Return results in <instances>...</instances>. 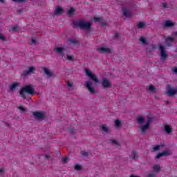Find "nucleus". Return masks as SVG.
Here are the masks:
<instances>
[{"label":"nucleus","instance_id":"nucleus-1","mask_svg":"<svg viewBox=\"0 0 177 177\" xmlns=\"http://www.w3.org/2000/svg\"><path fill=\"white\" fill-rule=\"evenodd\" d=\"M35 92V89H34L32 85L29 84L21 88V90L19 91V95L22 99H27V95H26V93H28V95H34Z\"/></svg>","mask_w":177,"mask_h":177},{"label":"nucleus","instance_id":"nucleus-2","mask_svg":"<svg viewBox=\"0 0 177 177\" xmlns=\"http://www.w3.org/2000/svg\"><path fill=\"white\" fill-rule=\"evenodd\" d=\"M73 24L74 27H80L84 30H91V24L89 22L84 21H73Z\"/></svg>","mask_w":177,"mask_h":177},{"label":"nucleus","instance_id":"nucleus-3","mask_svg":"<svg viewBox=\"0 0 177 177\" xmlns=\"http://www.w3.org/2000/svg\"><path fill=\"white\" fill-rule=\"evenodd\" d=\"M159 50L160 52V60H162V62H165L167 57H168V53L165 50V46L160 45Z\"/></svg>","mask_w":177,"mask_h":177},{"label":"nucleus","instance_id":"nucleus-4","mask_svg":"<svg viewBox=\"0 0 177 177\" xmlns=\"http://www.w3.org/2000/svg\"><path fill=\"white\" fill-rule=\"evenodd\" d=\"M151 121H153V119L151 118H149L146 124L140 127V129H141L142 135H143V133H145L147 131V129H149V128L150 127V124H151Z\"/></svg>","mask_w":177,"mask_h":177},{"label":"nucleus","instance_id":"nucleus-5","mask_svg":"<svg viewBox=\"0 0 177 177\" xmlns=\"http://www.w3.org/2000/svg\"><path fill=\"white\" fill-rule=\"evenodd\" d=\"M167 93L168 96H175L177 94V88H172L171 84H167Z\"/></svg>","mask_w":177,"mask_h":177},{"label":"nucleus","instance_id":"nucleus-6","mask_svg":"<svg viewBox=\"0 0 177 177\" xmlns=\"http://www.w3.org/2000/svg\"><path fill=\"white\" fill-rule=\"evenodd\" d=\"M85 73H86V75L89 77V78H91V80H93L94 82H95L96 84H97L99 82V80H97V77H96V75H93L92 73V72H91V71H89V69L86 68Z\"/></svg>","mask_w":177,"mask_h":177},{"label":"nucleus","instance_id":"nucleus-7","mask_svg":"<svg viewBox=\"0 0 177 177\" xmlns=\"http://www.w3.org/2000/svg\"><path fill=\"white\" fill-rule=\"evenodd\" d=\"M35 73V67L30 66L29 67V69H26L22 73V77H28V75H30V74H34Z\"/></svg>","mask_w":177,"mask_h":177},{"label":"nucleus","instance_id":"nucleus-8","mask_svg":"<svg viewBox=\"0 0 177 177\" xmlns=\"http://www.w3.org/2000/svg\"><path fill=\"white\" fill-rule=\"evenodd\" d=\"M32 114L35 118H37V120H44V118H45V114L41 111H35Z\"/></svg>","mask_w":177,"mask_h":177},{"label":"nucleus","instance_id":"nucleus-9","mask_svg":"<svg viewBox=\"0 0 177 177\" xmlns=\"http://www.w3.org/2000/svg\"><path fill=\"white\" fill-rule=\"evenodd\" d=\"M97 50L100 52V53H111V50L106 47H99L97 48Z\"/></svg>","mask_w":177,"mask_h":177},{"label":"nucleus","instance_id":"nucleus-10","mask_svg":"<svg viewBox=\"0 0 177 177\" xmlns=\"http://www.w3.org/2000/svg\"><path fill=\"white\" fill-rule=\"evenodd\" d=\"M85 85L90 93H95V88L92 87V83L91 82H86Z\"/></svg>","mask_w":177,"mask_h":177},{"label":"nucleus","instance_id":"nucleus-11","mask_svg":"<svg viewBox=\"0 0 177 177\" xmlns=\"http://www.w3.org/2000/svg\"><path fill=\"white\" fill-rule=\"evenodd\" d=\"M169 154H171V152H169V151H163L162 152L158 153L156 158H161V157H165L166 156H169Z\"/></svg>","mask_w":177,"mask_h":177},{"label":"nucleus","instance_id":"nucleus-12","mask_svg":"<svg viewBox=\"0 0 177 177\" xmlns=\"http://www.w3.org/2000/svg\"><path fill=\"white\" fill-rule=\"evenodd\" d=\"M102 85L103 88H110L112 84L107 79H104L102 80Z\"/></svg>","mask_w":177,"mask_h":177},{"label":"nucleus","instance_id":"nucleus-13","mask_svg":"<svg viewBox=\"0 0 177 177\" xmlns=\"http://www.w3.org/2000/svg\"><path fill=\"white\" fill-rule=\"evenodd\" d=\"M123 15L125 17H132V12L128 9L123 10Z\"/></svg>","mask_w":177,"mask_h":177},{"label":"nucleus","instance_id":"nucleus-14","mask_svg":"<svg viewBox=\"0 0 177 177\" xmlns=\"http://www.w3.org/2000/svg\"><path fill=\"white\" fill-rule=\"evenodd\" d=\"M174 26H175V24L169 20L165 21L163 25V26L165 27H174Z\"/></svg>","mask_w":177,"mask_h":177},{"label":"nucleus","instance_id":"nucleus-15","mask_svg":"<svg viewBox=\"0 0 177 177\" xmlns=\"http://www.w3.org/2000/svg\"><path fill=\"white\" fill-rule=\"evenodd\" d=\"M93 21H98L99 23H100V24L102 26V27H104V26H106V24L104 22H103V19H102L100 17H94Z\"/></svg>","mask_w":177,"mask_h":177},{"label":"nucleus","instance_id":"nucleus-16","mask_svg":"<svg viewBox=\"0 0 177 177\" xmlns=\"http://www.w3.org/2000/svg\"><path fill=\"white\" fill-rule=\"evenodd\" d=\"M43 69L46 75L48 77H53V73H52V72H50L46 67H44Z\"/></svg>","mask_w":177,"mask_h":177},{"label":"nucleus","instance_id":"nucleus-17","mask_svg":"<svg viewBox=\"0 0 177 177\" xmlns=\"http://www.w3.org/2000/svg\"><path fill=\"white\" fill-rule=\"evenodd\" d=\"M19 28L18 25H16L13 27H12L10 29H9L10 32H17L19 31Z\"/></svg>","mask_w":177,"mask_h":177},{"label":"nucleus","instance_id":"nucleus-18","mask_svg":"<svg viewBox=\"0 0 177 177\" xmlns=\"http://www.w3.org/2000/svg\"><path fill=\"white\" fill-rule=\"evenodd\" d=\"M63 8L58 7L55 11V15H63Z\"/></svg>","mask_w":177,"mask_h":177},{"label":"nucleus","instance_id":"nucleus-19","mask_svg":"<svg viewBox=\"0 0 177 177\" xmlns=\"http://www.w3.org/2000/svg\"><path fill=\"white\" fill-rule=\"evenodd\" d=\"M130 157L133 159V160H136V158H139V157H138V152L136 151H134L131 153V154L130 155Z\"/></svg>","mask_w":177,"mask_h":177},{"label":"nucleus","instance_id":"nucleus-20","mask_svg":"<svg viewBox=\"0 0 177 177\" xmlns=\"http://www.w3.org/2000/svg\"><path fill=\"white\" fill-rule=\"evenodd\" d=\"M19 85H20V83H17V82L12 83V84L10 87V91H15L16 87L19 86Z\"/></svg>","mask_w":177,"mask_h":177},{"label":"nucleus","instance_id":"nucleus-21","mask_svg":"<svg viewBox=\"0 0 177 177\" xmlns=\"http://www.w3.org/2000/svg\"><path fill=\"white\" fill-rule=\"evenodd\" d=\"M138 124H143L145 122V118L143 116H138L137 118Z\"/></svg>","mask_w":177,"mask_h":177},{"label":"nucleus","instance_id":"nucleus-22","mask_svg":"<svg viewBox=\"0 0 177 177\" xmlns=\"http://www.w3.org/2000/svg\"><path fill=\"white\" fill-rule=\"evenodd\" d=\"M165 131L167 132V133H171L172 132V128L168 125H165Z\"/></svg>","mask_w":177,"mask_h":177},{"label":"nucleus","instance_id":"nucleus-23","mask_svg":"<svg viewBox=\"0 0 177 177\" xmlns=\"http://www.w3.org/2000/svg\"><path fill=\"white\" fill-rule=\"evenodd\" d=\"M140 41L142 44V45L147 44V40H146V38H145V37H143V36L140 37Z\"/></svg>","mask_w":177,"mask_h":177},{"label":"nucleus","instance_id":"nucleus-24","mask_svg":"<svg viewBox=\"0 0 177 177\" xmlns=\"http://www.w3.org/2000/svg\"><path fill=\"white\" fill-rule=\"evenodd\" d=\"M153 169L154 172H158L160 171V169H161V168L160 167V165H156L153 167Z\"/></svg>","mask_w":177,"mask_h":177},{"label":"nucleus","instance_id":"nucleus-25","mask_svg":"<svg viewBox=\"0 0 177 177\" xmlns=\"http://www.w3.org/2000/svg\"><path fill=\"white\" fill-rule=\"evenodd\" d=\"M101 129L104 132H109V128L106 127V124L101 125Z\"/></svg>","mask_w":177,"mask_h":177},{"label":"nucleus","instance_id":"nucleus-26","mask_svg":"<svg viewBox=\"0 0 177 177\" xmlns=\"http://www.w3.org/2000/svg\"><path fill=\"white\" fill-rule=\"evenodd\" d=\"M146 26V24L145 23V22H139L138 24V27L139 28H143L144 27H145Z\"/></svg>","mask_w":177,"mask_h":177},{"label":"nucleus","instance_id":"nucleus-27","mask_svg":"<svg viewBox=\"0 0 177 177\" xmlns=\"http://www.w3.org/2000/svg\"><path fill=\"white\" fill-rule=\"evenodd\" d=\"M74 12H75V10H74V8H71L68 10V15L69 16H71V15H73V13H74Z\"/></svg>","mask_w":177,"mask_h":177},{"label":"nucleus","instance_id":"nucleus-28","mask_svg":"<svg viewBox=\"0 0 177 177\" xmlns=\"http://www.w3.org/2000/svg\"><path fill=\"white\" fill-rule=\"evenodd\" d=\"M68 41H69V42H71V44H73V45H77V44H78V41H77L76 39H71Z\"/></svg>","mask_w":177,"mask_h":177},{"label":"nucleus","instance_id":"nucleus-29","mask_svg":"<svg viewBox=\"0 0 177 177\" xmlns=\"http://www.w3.org/2000/svg\"><path fill=\"white\" fill-rule=\"evenodd\" d=\"M115 125L118 127L120 128L121 127V122L118 120H116L115 121Z\"/></svg>","mask_w":177,"mask_h":177},{"label":"nucleus","instance_id":"nucleus-30","mask_svg":"<svg viewBox=\"0 0 177 177\" xmlns=\"http://www.w3.org/2000/svg\"><path fill=\"white\" fill-rule=\"evenodd\" d=\"M166 42H174V38L172 37H167L166 38Z\"/></svg>","mask_w":177,"mask_h":177},{"label":"nucleus","instance_id":"nucleus-31","mask_svg":"<svg viewBox=\"0 0 177 177\" xmlns=\"http://www.w3.org/2000/svg\"><path fill=\"white\" fill-rule=\"evenodd\" d=\"M75 169H76L77 171H80V170L82 169V167H81V165H80L78 164L75 165Z\"/></svg>","mask_w":177,"mask_h":177},{"label":"nucleus","instance_id":"nucleus-32","mask_svg":"<svg viewBox=\"0 0 177 177\" xmlns=\"http://www.w3.org/2000/svg\"><path fill=\"white\" fill-rule=\"evenodd\" d=\"M55 50L58 52V53H62V52H63V48L57 47L55 48Z\"/></svg>","mask_w":177,"mask_h":177},{"label":"nucleus","instance_id":"nucleus-33","mask_svg":"<svg viewBox=\"0 0 177 177\" xmlns=\"http://www.w3.org/2000/svg\"><path fill=\"white\" fill-rule=\"evenodd\" d=\"M155 89H156V88L154 87V86H153V85L149 86V91H150L151 92H153V91H154Z\"/></svg>","mask_w":177,"mask_h":177},{"label":"nucleus","instance_id":"nucleus-34","mask_svg":"<svg viewBox=\"0 0 177 177\" xmlns=\"http://www.w3.org/2000/svg\"><path fill=\"white\" fill-rule=\"evenodd\" d=\"M153 151H158V150H160V145H156L153 148Z\"/></svg>","mask_w":177,"mask_h":177},{"label":"nucleus","instance_id":"nucleus-35","mask_svg":"<svg viewBox=\"0 0 177 177\" xmlns=\"http://www.w3.org/2000/svg\"><path fill=\"white\" fill-rule=\"evenodd\" d=\"M82 156H83L84 157H88V152L85 151H82L81 152Z\"/></svg>","mask_w":177,"mask_h":177},{"label":"nucleus","instance_id":"nucleus-36","mask_svg":"<svg viewBox=\"0 0 177 177\" xmlns=\"http://www.w3.org/2000/svg\"><path fill=\"white\" fill-rule=\"evenodd\" d=\"M0 39L1 41H6V38H5V36L3 35H2L1 33H0Z\"/></svg>","mask_w":177,"mask_h":177},{"label":"nucleus","instance_id":"nucleus-37","mask_svg":"<svg viewBox=\"0 0 177 177\" xmlns=\"http://www.w3.org/2000/svg\"><path fill=\"white\" fill-rule=\"evenodd\" d=\"M67 59L70 62H73L74 60V58L71 55H67Z\"/></svg>","mask_w":177,"mask_h":177},{"label":"nucleus","instance_id":"nucleus-38","mask_svg":"<svg viewBox=\"0 0 177 177\" xmlns=\"http://www.w3.org/2000/svg\"><path fill=\"white\" fill-rule=\"evenodd\" d=\"M18 109L21 110V111H26V108H24L23 106H19Z\"/></svg>","mask_w":177,"mask_h":177},{"label":"nucleus","instance_id":"nucleus-39","mask_svg":"<svg viewBox=\"0 0 177 177\" xmlns=\"http://www.w3.org/2000/svg\"><path fill=\"white\" fill-rule=\"evenodd\" d=\"M67 160H68V158L67 157H64L62 158V162H64V163L67 162Z\"/></svg>","mask_w":177,"mask_h":177},{"label":"nucleus","instance_id":"nucleus-40","mask_svg":"<svg viewBox=\"0 0 177 177\" xmlns=\"http://www.w3.org/2000/svg\"><path fill=\"white\" fill-rule=\"evenodd\" d=\"M13 2H19L20 3L24 2L26 0H12Z\"/></svg>","mask_w":177,"mask_h":177},{"label":"nucleus","instance_id":"nucleus-41","mask_svg":"<svg viewBox=\"0 0 177 177\" xmlns=\"http://www.w3.org/2000/svg\"><path fill=\"white\" fill-rule=\"evenodd\" d=\"M162 8L164 9H166V8H168V4L167 3H162Z\"/></svg>","mask_w":177,"mask_h":177},{"label":"nucleus","instance_id":"nucleus-42","mask_svg":"<svg viewBox=\"0 0 177 177\" xmlns=\"http://www.w3.org/2000/svg\"><path fill=\"white\" fill-rule=\"evenodd\" d=\"M172 71H173V73H174L175 74L177 75V67H174L172 68Z\"/></svg>","mask_w":177,"mask_h":177},{"label":"nucleus","instance_id":"nucleus-43","mask_svg":"<svg viewBox=\"0 0 177 177\" xmlns=\"http://www.w3.org/2000/svg\"><path fill=\"white\" fill-rule=\"evenodd\" d=\"M111 143L113 145H116V146H118V142L117 141H115V140H112Z\"/></svg>","mask_w":177,"mask_h":177},{"label":"nucleus","instance_id":"nucleus-44","mask_svg":"<svg viewBox=\"0 0 177 177\" xmlns=\"http://www.w3.org/2000/svg\"><path fill=\"white\" fill-rule=\"evenodd\" d=\"M67 85L68 86H69L70 88L73 87V84L70 82H67Z\"/></svg>","mask_w":177,"mask_h":177},{"label":"nucleus","instance_id":"nucleus-45","mask_svg":"<svg viewBox=\"0 0 177 177\" xmlns=\"http://www.w3.org/2000/svg\"><path fill=\"white\" fill-rule=\"evenodd\" d=\"M154 176H156L155 174H149L147 175V177H154Z\"/></svg>","mask_w":177,"mask_h":177},{"label":"nucleus","instance_id":"nucleus-46","mask_svg":"<svg viewBox=\"0 0 177 177\" xmlns=\"http://www.w3.org/2000/svg\"><path fill=\"white\" fill-rule=\"evenodd\" d=\"M68 131H69V132H71V133H74L75 132V130H73V129H71V128H69Z\"/></svg>","mask_w":177,"mask_h":177},{"label":"nucleus","instance_id":"nucleus-47","mask_svg":"<svg viewBox=\"0 0 177 177\" xmlns=\"http://www.w3.org/2000/svg\"><path fill=\"white\" fill-rule=\"evenodd\" d=\"M32 44H37V40H35V39H32L31 45H32Z\"/></svg>","mask_w":177,"mask_h":177},{"label":"nucleus","instance_id":"nucleus-48","mask_svg":"<svg viewBox=\"0 0 177 177\" xmlns=\"http://www.w3.org/2000/svg\"><path fill=\"white\" fill-rule=\"evenodd\" d=\"M171 35L173 37H177V32H173Z\"/></svg>","mask_w":177,"mask_h":177},{"label":"nucleus","instance_id":"nucleus-49","mask_svg":"<svg viewBox=\"0 0 177 177\" xmlns=\"http://www.w3.org/2000/svg\"><path fill=\"white\" fill-rule=\"evenodd\" d=\"M115 38H119L120 35L118 33H115Z\"/></svg>","mask_w":177,"mask_h":177},{"label":"nucleus","instance_id":"nucleus-50","mask_svg":"<svg viewBox=\"0 0 177 177\" xmlns=\"http://www.w3.org/2000/svg\"><path fill=\"white\" fill-rule=\"evenodd\" d=\"M5 172V170L3 169H0V174H3Z\"/></svg>","mask_w":177,"mask_h":177},{"label":"nucleus","instance_id":"nucleus-51","mask_svg":"<svg viewBox=\"0 0 177 177\" xmlns=\"http://www.w3.org/2000/svg\"><path fill=\"white\" fill-rule=\"evenodd\" d=\"M45 158H46V160H49V155H46Z\"/></svg>","mask_w":177,"mask_h":177},{"label":"nucleus","instance_id":"nucleus-52","mask_svg":"<svg viewBox=\"0 0 177 177\" xmlns=\"http://www.w3.org/2000/svg\"><path fill=\"white\" fill-rule=\"evenodd\" d=\"M0 2H1V3H5V0H0Z\"/></svg>","mask_w":177,"mask_h":177},{"label":"nucleus","instance_id":"nucleus-53","mask_svg":"<svg viewBox=\"0 0 177 177\" xmlns=\"http://www.w3.org/2000/svg\"><path fill=\"white\" fill-rule=\"evenodd\" d=\"M6 127H10V124L9 123L6 124Z\"/></svg>","mask_w":177,"mask_h":177},{"label":"nucleus","instance_id":"nucleus-54","mask_svg":"<svg viewBox=\"0 0 177 177\" xmlns=\"http://www.w3.org/2000/svg\"><path fill=\"white\" fill-rule=\"evenodd\" d=\"M18 12H19V13H21V10H19Z\"/></svg>","mask_w":177,"mask_h":177}]
</instances>
